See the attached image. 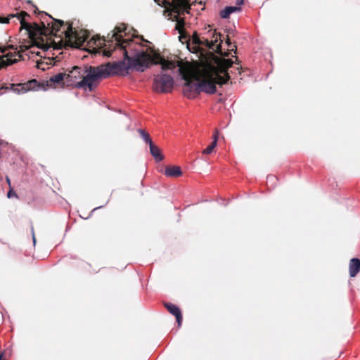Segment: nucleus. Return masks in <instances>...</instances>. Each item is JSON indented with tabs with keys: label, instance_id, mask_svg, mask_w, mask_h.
Returning <instances> with one entry per match:
<instances>
[{
	"label": "nucleus",
	"instance_id": "27",
	"mask_svg": "<svg viewBox=\"0 0 360 360\" xmlns=\"http://www.w3.org/2000/svg\"><path fill=\"white\" fill-rule=\"evenodd\" d=\"M11 195H12V191H9L8 192V198H11Z\"/></svg>",
	"mask_w": 360,
	"mask_h": 360
},
{
	"label": "nucleus",
	"instance_id": "7",
	"mask_svg": "<svg viewBox=\"0 0 360 360\" xmlns=\"http://www.w3.org/2000/svg\"><path fill=\"white\" fill-rule=\"evenodd\" d=\"M193 41L198 45H204L217 53H221V34L216 31H211L207 37L200 38L198 36L193 37Z\"/></svg>",
	"mask_w": 360,
	"mask_h": 360
},
{
	"label": "nucleus",
	"instance_id": "14",
	"mask_svg": "<svg viewBox=\"0 0 360 360\" xmlns=\"http://www.w3.org/2000/svg\"><path fill=\"white\" fill-rule=\"evenodd\" d=\"M349 275L354 277L360 271V259L359 258H352L349 262Z\"/></svg>",
	"mask_w": 360,
	"mask_h": 360
},
{
	"label": "nucleus",
	"instance_id": "24",
	"mask_svg": "<svg viewBox=\"0 0 360 360\" xmlns=\"http://www.w3.org/2000/svg\"><path fill=\"white\" fill-rule=\"evenodd\" d=\"M226 44H227V45H228L230 48H231V50H233V48H236V46H233V47H231V41H230V39H228L226 40Z\"/></svg>",
	"mask_w": 360,
	"mask_h": 360
},
{
	"label": "nucleus",
	"instance_id": "29",
	"mask_svg": "<svg viewBox=\"0 0 360 360\" xmlns=\"http://www.w3.org/2000/svg\"><path fill=\"white\" fill-rule=\"evenodd\" d=\"M3 353H0V360H2Z\"/></svg>",
	"mask_w": 360,
	"mask_h": 360
},
{
	"label": "nucleus",
	"instance_id": "9",
	"mask_svg": "<svg viewBox=\"0 0 360 360\" xmlns=\"http://www.w3.org/2000/svg\"><path fill=\"white\" fill-rule=\"evenodd\" d=\"M183 94L188 99L195 98L199 95L198 77L183 75Z\"/></svg>",
	"mask_w": 360,
	"mask_h": 360
},
{
	"label": "nucleus",
	"instance_id": "13",
	"mask_svg": "<svg viewBox=\"0 0 360 360\" xmlns=\"http://www.w3.org/2000/svg\"><path fill=\"white\" fill-rule=\"evenodd\" d=\"M65 79L66 80V73L59 72L50 77L46 82V85L49 87H53L56 85L61 84Z\"/></svg>",
	"mask_w": 360,
	"mask_h": 360
},
{
	"label": "nucleus",
	"instance_id": "10",
	"mask_svg": "<svg viewBox=\"0 0 360 360\" xmlns=\"http://www.w3.org/2000/svg\"><path fill=\"white\" fill-rule=\"evenodd\" d=\"M26 12H21L16 14H11L7 17H0V23H9L11 19L16 18L20 23V29L25 30L29 34L32 32V24L26 21V18H30Z\"/></svg>",
	"mask_w": 360,
	"mask_h": 360
},
{
	"label": "nucleus",
	"instance_id": "5",
	"mask_svg": "<svg viewBox=\"0 0 360 360\" xmlns=\"http://www.w3.org/2000/svg\"><path fill=\"white\" fill-rule=\"evenodd\" d=\"M45 15L48 16L50 19V22H47L45 24L44 22H41L43 28L44 30H49L51 34H57V32L60 30L61 27H65V29L62 32L65 35V38L72 41L75 39L77 38V34L76 31L74 30L72 24L65 25L64 22L61 20H56L53 18L51 15H48L46 13H44Z\"/></svg>",
	"mask_w": 360,
	"mask_h": 360
},
{
	"label": "nucleus",
	"instance_id": "15",
	"mask_svg": "<svg viewBox=\"0 0 360 360\" xmlns=\"http://www.w3.org/2000/svg\"><path fill=\"white\" fill-rule=\"evenodd\" d=\"M241 11V8L240 6H226L223 10L220 11V17L223 19L229 18L231 13L235 12H238Z\"/></svg>",
	"mask_w": 360,
	"mask_h": 360
},
{
	"label": "nucleus",
	"instance_id": "26",
	"mask_svg": "<svg viewBox=\"0 0 360 360\" xmlns=\"http://www.w3.org/2000/svg\"><path fill=\"white\" fill-rule=\"evenodd\" d=\"M32 240H33V243H34V244H35V243H36V239H35V236H34V229H33V227H32Z\"/></svg>",
	"mask_w": 360,
	"mask_h": 360
},
{
	"label": "nucleus",
	"instance_id": "11",
	"mask_svg": "<svg viewBox=\"0 0 360 360\" xmlns=\"http://www.w3.org/2000/svg\"><path fill=\"white\" fill-rule=\"evenodd\" d=\"M12 85L13 86V91L18 94H24L28 91H37L41 88V84L35 79H31L26 83Z\"/></svg>",
	"mask_w": 360,
	"mask_h": 360
},
{
	"label": "nucleus",
	"instance_id": "1",
	"mask_svg": "<svg viewBox=\"0 0 360 360\" xmlns=\"http://www.w3.org/2000/svg\"><path fill=\"white\" fill-rule=\"evenodd\" d=\"M126 31L127 26L121 24L115 27L112 34H108L107 39L103 37L95 40L94 43L97 46L104 48L105 56L110 57L113 52H120L124 57V60L122 61L101 64L103 70L108 75L107 78L128 74L129 69L144 72L147 68L157 64L161 65L162 70L174 68L173 63L151 55L140 43L127 37Z\"/></svg>",
	"mask_w": 360,
	"mask_h": 360
},
{
	"label": "nucleus",
	"instance_id": "17",
	"mask_svg": "<svg viewBox=\"0 0 360 360\" xmlns=\"http://www.w3.org/2000/svg\"><path fill=\"white\" fill-rule=\"evenodd\" d=\"M150 153L151 155L155 158V161L159 162L164 159V156L162 154L160 149L155 146L153 143L149 146Z\"/></svg>",
	"mask_w": 360,
	"mask_h": 360
},
{
	"label": "nucleus",
	"instance_id": "2",
	"mask_svg": "<svg viewBox=\"0 0 360 360\" xmlns=\"http://www.w3.org/2000/svg\"><path fill=\"white\" fill-rule=\"evenodd\" d=\"M161 7L165 8V13H167L169 19L176 22V29L181 32L185 25L184 18L181 17L185 13H188L190 4L187 0H154Z\"/></svg>",
	"mask_w": 360,
	"mask_h": 360
},
{
	"label": "nucleus",
	"instance_id": "18",
	"mask_svg": "<svg viewBox=\"0 0 360 360\" xmlns=\"http://www.w3.org/2000/svg\"><path fill=\"white\" fill-rule=\"evenodd\" d=\"M212 143L202 150V153L205 155H208L212 153V150L217 146V140H218V131L215 130L213 136H212Z\"/></svg>",
	"mask_w": 360,
	"mask_h": 360
},
{
	"label": "nucleus",
	"instance_id": "12",
	"mask_svg": "<svg viewBox=\"0 0 360 360\" xmlns=\"http://www.w3.org/2000/svg\"><path fill=\"white\" fill-rule=\"evenodd\" d=\"M165 307L167 309L170 314H172L176 317L178 325L179 326H180L181 325L183 320L180 309L177 306L172 303H166Z\"/></svg>",
	"mask_w": 360,
	"mask_h": 360
},
{
	"label": "nucleus",
	"instance_id": "20",
	"mask_svg": "<svg viewBox=\"0 0 360 360\" xmlns=\"http://www.w3.org/2000/svg\"><path fill=\"white\" fill-rule=\"evenodd\" d=\"M139 133L141 138L143 139V140L149 146L150 145V143H153L150 136V134L148 132L145 131V130L140 129H139Z\"/></svg>",
	"mask_w": 360,
	"mask_h": 360
},
{
	"label": "nucleus",
	"instance_id": "3",
	"mask_svg": "<svg viewBox=\"0 0 360 360\" xmlns=\"http://www.w3.org/2000/svg\"><path fill=\"white\" fill-rule=\"evenodd\" d=\"M0 68H5L17 63L20 60H23V53L30 58L29 53L34 54V52L28 51V49L25 46L8 45L0 47Z\"/></svg>",
	"mask_w": 360,
	"mask_h": 360
},
{
	"label": "nucleus",
	"instance_id": "23",
	"mask_svg": "<svg viewBox=\"0 0 360 360\" xmlns=\"http://www.w3.org/2000/svg\"><path fill=\"white\" fill-rule=\"evenodd\" d=\"M267 184L271 183L272 184H276L277 178L274 175H269L266 178Z\"/></svg>",
	"mask_w": 360,
	"mask_h": 360
},
{
	"label": "nucleus",
	"instance_id": "28",
	"mask_svg": "<svg viewBox=\"0 0 360 360\" xmlns=\"http://www.w3.org/2000/svg\"><path fill=\"white\" fill-rule=\"evenodd\" d=\"M101 207H103V206H99V207H95V208L93 210V211H94V210H97V209H100V208H101Z\"/></svg>",
	"mask_w": 360,
	"mask_h": 360
},
{
	"label": "nucleus",
	"instance_id": "19",
	"mask_svg": "<svg viewBox=\"0 0 360 360\" xmlns=\"http://www.w3.org/2000/svg\"><path fill=\"white\" fill-rule=\"evenodd\" d=\"M81 73V68L79 67H74L72 70L70 72V73L66 74V82H72V78H77V76H79Z\"/></svg>",
	"mask_w": 360,
	"mask_h": 360
},
{
	"label": "nucleus",
	"instance_id": "30",
	"mask_svg": "<svg viewBox=\"0 0 360 360\" xmlns=\"http://www.w3.org/2000/svg\"><path fill=\"white\" fill-rule=\"evenodd\" d=\"M6 180H7L8 183L10 184V179L8 176L6 177Z\"/></svg>",
	"mask_w": 360,
	"mask_h": 360
},
{
	"label": "nucleus",
	"instance_id": "4",
	"mask_svg": "<svg viewBox=\"0 0 360 360\" xmlns=\"http://www.w3.org/2000/svg\"><path fill=\"white\" fill-rule=\"evenodd\" d=\"M85 75L82 76L81 81L75 82L74 85L79 89H88L93 91L96 86V82L100 79H106L108 75L103 68L102 65L98 66H89L85 70Z\"/></svg>",
	"mask_w": 360,
	"mask_h": 360
},
{
	"label": "nucleus",
	"instance_id": "8",
	"mask_svg": "<svg viewBox=\"0 0 360 360\" xmlns=\"http://www.w3.org/2000/svg\"><path fill=\"white\" fill-rule=\"evenodd\" d=\"M174 86V79L170 75L165 73L155 76L153 89L157 93H168L172 91Z\"/></svg>",
	"mask_w": 360,
	"mask_h": 360
},
{
	"label": "nucleus",
	"instance_id": "21",
	"mask_svg": "<svg viewBox=\"0 0 360 360\" xmlns=\"http://www.w3.org/2000/svg\"><path fill=\"white\" fill-rule=\"evenodd\" d=\"M27 32L26 34L29 37H31L32 35H34V34H37V33L46 34V32H44L43 31H41L40 27L37 23H34L33 25H32L31 34H29L27 32Z\"/></svg>",
	"mask_w": 360,
	"mask_h": 360
},
{
	"label": "nucleus",
	"instance_id": "22",
	"mask_svg": "<svg viewBox=\"0 0 360 360\" xmlns=\"http://www.w3.org/2000/svg\"><path fill=\"white\" fill-rule=\"evenodd\" d=\"M50 64L51 63H49L48 62L44 61V60L41 59V60L37 61L36 67L38 69H40L42 70H46V69L49 68Z\"/></svg>",
	"mask_w": 360,
	"mask_h": 360
},
{
	"label": "nucleus",
	"instance_id": "25",
	"mask_svg": "<svg viewBox=\"0 0 360 360\" xmlns=\"http://www.w3.org/2000/svg\"><path fill=\"white\" fill-rule=\"evenodd\" d=\"M243 4V0H237L236 1V6H240Z\"/></svg>",
	"mask_w": 360,
	"mask_h": 360
},
{
	"label": "nucleus",
	"instance_id": "16",
	"mask_svg": "<svg viewBox=\"0 0 360 360\" xmlns=\"http://www.w3.org/2000/svg\"><path fill=\"white\" fill-rule=\"evenodd\" d=\"M182 174L181 169L179 166L167 167L165 170V175L169 177H178Z\"/></svg>",
	"mask_w": 360,
	"mask_h": 360
},
{
	"label": "nucleus",
	"instance_id": "6",
	"mask_svg": "<svg viewBox=\"0 0 360 360\" xmlns=\"http://www.w3.org/2000/svg\"><path fill=\"white\" fill-rule=\"evenodd\" d=\"M229 79L230 77L227 74H225L224 76L216 74L214 77L209 79H200L198 78L199 94L202 92L214 94L217 91L216 84H225L229 82Z\"/></svg>",
	"mask_w": 360,
	"mask_h": 360
}]
</instances>
